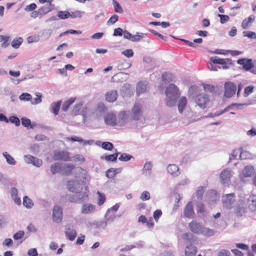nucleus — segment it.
I'll list each match as a JSON object with an SVG mask.
<instances>
[{
	"mask_svg": "<svg viewBox=\"0 0 256 256\" xmlns=\"http://www.w3.org/2000/svg\"><path fill=\"white\" fill-rule=\"evenodd\" d=\"M60 173L64 175L70 174L74 168V166L70 164H62Z\"/></svg>",
	"mask_w": 256,
	"mask_h": 256,
	"instance_id": "2eb2a0df",
	"label": "nucleus"
},
{
	"mask_svg": "<svg viewBox=\"0 0 256 256\" xmlns=\"http://www.w3.org/2000/svg\"><path fill=\"white\" fill-rule=\"evenodd\" d=\"M195 102L200 108H204L207 103L209 102V98L206 94H199L195 98Z\"/></svg>",
	"mask_w": 256,
	"mask_h": 256,
	"instance_id": "9b49d317",
	"label": "nucleus"
},
{
	"mask_svg": "<svg viewBox=\"0 0 256 256\" xmlns=\"http://www.w3.org/2000/svg\"><path fill=\"white\" fill-rule=\"evenodd\" d=\"M105 123L108 126H114L116 124V116L114 114H108L104 117Z\"/></svg>",
	"mask_w": 256,
	"mask_h": 256,
	"instance_id": "4468645a",
	"label": "nucleus"
},
{
	"mask_svg": "<svg viewBox=\"0 0 256 256\" xmlns=\"http://www.w3.org/2000/svg\"><path fill=\"white\" fill-rule=\"evenodd\" d=\"M248 203L252 211L256 212V196L251 195L248 200Z\"/></svg>",
	"mask_w": 256,
	"mask_h": 256,
	"instance_id": "4be33fe9",
	"label": "nucleus"
},
{
	"mask_svg": "<svg viewBox=\"0 0 256 256\" xmlns=\"http://www.w3.org/2000/svg\"><path fill=\"white\" fill-rule=\"evenodd\" d=\"M254 86L252 85L246 87L244 88V96L246 97L251 93H252L254 90Z\"/></svg>",
	"mask_w": 256,
	"mask_h": 256,
	"instance_id": "052dcab7",
	"label": "nucleus"
},
{
	"mask_svg": "<svg viewBox=\"0 0 256 256\" xmlns=\"http://www.w3.org/2000/svg\"><path fill=\"white\" fill-rule=\"evenodd\" d=\"M24 234L23 230H20L14 234L13 238L15 240H18L22 238Z\"/></svg>",
	"mask_w": 256,
	"mask_h": 256,
	"instance_id": "338daca9",
	"label": "nucleus"
},
{
	"mask_svg": "<svg viewBox=\"0 0 256 256\" xmlns=\"http://www.w3.org/2000/svg\"><path fill=\"white\" fill-rule=\"evenodd\" d=\"M244 105H247L246 104H232L230 106H228L226 107L223 110L221 111V114H223L225 112L228 110L232 106H236L238 108H241Z\"/></svg>",
	"mask_w": 256,
	"mask_h": 256,
	"instance_id": "09e8293b",
	"label": "nucleus"
},
{
	"mask_svg": "<svg viewBox=\"0 0 256 256\" xmlns=\"http://www.w3.org/2000/svg\"><path fill=\"white\" fill-rule=\"evenodd\" d=\"M124 31L120 28H118L114 30L113 36H122Z\"/></svg>",
	"mask_w": 256,
	"mask_h": 256,
	"instance_id": "774afa93",
	"label": "nucleus"
},
{
	"mask_svg": "<svg viewBox=\"0 0 256 256\" xmlns=\"http://www.w3.org/2000/svg\"><path fill=\"white\" fill-rule=\"evenodd\" d=\"M84 191H82V190L80 191H78L77 192H76V194L78 196V199H80V202L82 203L83 202L86 200H88V192H86L87 190V188L86 186Z\"/></svg>",
	"mask_w": 256,
	"mask_h": 256,
	"instance_id": "aec40b11",
	"label": "nucleus"
},
{
	"mask_svg": "<svg viewBox=\"0 0 256 256\" xmlns=\"http://www.w3.org/2000/svg\"><path fill=\"white\" fill-rule=\"evenodd\" d=\"M102 146L104 149L108 150H111L114 148L113 144L108 142H103Z\"/></svg>",
	"mask_w": 256,
	"mask_h": 256,
	"instance_id": "de8ad7c7",
	"label": "nucleus"
},
{
	"mask_svg": "<svg viewBox=\"0 0 256 256\" xmlns=\"http://www.w3.org/2000/svg\"><path fill=\"white\" fill-rule=\"evenodd\" d=\"M210 60L214 64H224V59L219 58L218 56H212L210 58Z\"/></svg>",
	"mask_w": 256,
	"mask_h": 256,
	"instance_id": "603ef678",
	"label": "nucleus"
},
{
	"mask_svg": "<svg viewBox=\"0 0 256 256\" xmlns=\"http://www.w3.org/2000/svg\"><path fill=\"white\" fill-rule=\"evenodd\" d=\"M118 20V16L116 14H114L106 22L107 25L112 24L116 23Z\"/></svg>",
	"mask_w": 256,
	"mask_h": 256,
	"instance_id": "4d7b16f0",
	"label": "nucleus"
},
{
	"mask_svg": "<svg viewBox=\"0 0 256 256\" xmlns=\"http://www.w3.org/2000/svg\"><path fill=\"white\" fill-rule=\"evenodd\" d=\"M2 155L6 158V162L10 165H15L16 162L14 159L7 152H4L2 153Z\"/></svg>",
	"mask_w": 256,
	"mask_h": 256,
	"instance_id": "c9c22d12",
	"label": "nucleus"
},
{
	"mask_svg": "<svg viewBox=\"0 0 256 256\" xmlns=\"http://www.w3.org/2000/svg\"><path fill=\"white\" fill-rule=\"evenodd\" d=\"M97 194L98 197V204L100 206L102 205L106 200L105 195L103 194L100 193V192H97Z\"/></svg>",
	"mask_w": 256,
	"mask_h": 256,
	"instance_id": "13d9d810",
	"label": "nucleus"
},
{
	"mask_svg": "<svg viewBox=\"0 0 256 256\" xmlns=\"http://www.w3.org/2000/svg\"><path fill=\"white\" fill-rule=\"evenodd\" d=\"M84 13V12L76 10L74 12H72L70 13V17L72 18H74L78 17L80 18Z\"/></svg>",
	"mask_w": 256,
	"mask_h": 256,
	"instance_id": "6e6d98bb",
	"label": "nucleus"
},
{
	"mask_svg": "<svg viewBox=\"0 0 256 256\" xmlns=\"http://www.w3.org/2000/svg\"><path fill=\"white\" fill-rule=\"evenodd\" d=\"M61 166V163L60 162H55L52 164L50 166L51 172L53 174H56L58 172L60 173Z\"/></svg>",
	"mask_w": 256,
	"mask_h": 256,
	"instance_id": "7c9ffc66",
	"label": "nucleus"
},
{
	"mask_svg": "<svg viewBox=\"0 0 256 256\" xmlns=\"http://www.w3.org/2000/svg\"><path fill=\"white\" fill-rule=\"evenodd\" d=\"M67 188L72 192H76L82 190V186L78 180L68 181L67 184Z\"/></svg>",
	"mask_w": 256,
	"mask_h": 256,
	"instance_id": "f8f14e48",
	"label": "nucleus"
},
{
	"mask_svg": "<svg viewBox=\"0 0 256 256\" xmlns=\"http://www.w3.org/2000/svg\"><path fill=\"white\" fill-rule=\"evenodd\" d=\"M188 104V100L185 96H182L180 98L178 102V108L180 114H182L185 110Z\"/></svg>",
	"mask_w": 256,
	"mask_h": 256,
	"instance_id": "dca6fc26",
	"label": "nucleus"
},
{
	"mask_svg": "<svg viewBox=\"0 0 256 256\" xmlns=\"http://www.w3.org/2000/svg\"><path fill=\"white\" fill-rule=\"evenodd\" d=\"M167 171L170 174L175 176L180 174L178 167L174 164H169L167 167Z\"/></svg>",
	"mask_w": 256,
	"mask_h": 256,
	"instance_id": "6ab92c4d",
	"label": "nucleus"
},
{
	"mask_svg": "<svg viewBox=\"0 0 256 256\" xmlns=\"http://www.w3.org/2000/svg\"><path fill=\"white\" fill-rule=\"evenodd\" d=\"M112 2L115 12L118 14H122L124 10L120 4L116 0H112Z\"/></svg>",
	"mask_w": 256,
	"mask_h": 256,
	"instance_id": "a19ab883",
	"label": "nucleus"
},
{
	"mask_svg": "<svg viewBox=\"0 0 256 256\" xmlns=\"http://www.w3.org/2000/svg\"><path fill=\"white\" fill-rule=\"evenodd\" d=\"M184 214L186 217L190 218L194 214L193 206L192 202H188L184 210Z\"/></svg>",
	"mask_w": 256,
	"mask_h": 256,
	"instance_id": "b1692460",
	"label": "nucleus"
},
{
	"mask_svg": "<svg viewBox=\"0 0 256 256\" xmlns=\"http://www.w3.org/2000/svg\"><path fill=\"white\" fill-rule=\"evenodd\" d=\"M52 4H48L42 6L38 9L40 12V16H42L44 14H46L52 10Z\"/></svg>",
	"mask_w": 256,
	"mask_h": 256,
	"instance_id": "cd10ccee",
	"label": "nucleus"
},
{
	"mask_svg": "<svg viewBox=\"0 0 256 256\" xmlns=\"http://www.w3.org/2000/svg\"><path fill=\"white\" fill-rule=\"evenodd\" d=\"M235 194L234 193L226 194L222 196L223 206L228 210L231 209L235 202Z\"/></svg>",
	"mask_w": 256,
	"mask_h": 256,
	"instance_id": "7ed1b4c3",
	"label": "nucleus"
},
{
	"mask_svg": "<svg viewBox=\"0 0 256 256\" xmlns=\"http://www.w3.org/2000/svg\"><path fill=\"white\" fill-rule=\"evenodd\" d=\"M142 106L139 103H136L134 106L132 112H130L132 118L134 120H138L142 115Z\"/></svg>",
	"mask_w": 256,
	"mask_h": 256,
	"instance_id": "423d86ee",
	"label": "nucleus"
},
{
	"mask_svg": "<svg viewBox=\"0 0 256 256\" xmlns=\"http://www.w3.org/2000/svg\"><path fill=\"white\" fill-rule=\"evenodd\" d=\"M19 98L22 101H30L32 96L28 93L24 92L20 96Z\"/></svg>",
	"mask_w": 256,
	"mask_h": 256,
	"instance_id": "49530a36",
	"label": "nucleus"
},
{
	"mask_svg": "<svg viewBox=\"0 0 256 256\" xmlns=\"http://www.w3.org/2000/svg\"><path fill=\"white\" fill-rule=\"evenodd\" d=\"M108 224L107 222L104 220H101L98 222L96 224V228L99 229L104 230L106 228Z\"/></svg>",
	"mask_w": 256,
	"mask_h": 256,
	"instance_id": "3c124183",
	"label": "nucleus"
},
{
	"mask_svg": "<svg viewBox=\"0 0 256 256\" xmlns=\"http://www.w3.org/2000/svg\"><path fill=\"white\" fill-rule=\"evenodd\" d=\"M12 124H14L16 126H18L20 124V119L16 116H11L8 120Z\"/></svg>",
	"mask_w": 256,
	"mask_h": 256,
	"instance_id": "5fc2aeb1",
	"label": "nucleus"
},
{
	"mask_svg": "<svg viewBox=\"0 0 256 256\" xmlns=\"http://www.w3.org/2000/svg\"><path fill=\"white\" fill-rule=\"evenodd\" d=\"M23 42V39L21 37L14 38L12 42V46L14 48H18L20 47Z\"/></svg>",
	"mask_w": 256,
	"mask_h": 256,
	"instance_id": "f704fd0d",
	"label": "nucleus"
},
{
	"mask_svg": "<svg viewBox=\"0 0 256 256\" xmlns=\"http://www.w3.org/2000/svg\"><path fill=\"white\" fill-rule=\"evenodd\" d=\"M204 192V188L202 186L198 187L196 192V195L198 198L202 199V198Z\"/></svg>",
	"mask_w": 256,
	"mask_h": 256,
	"instance_id": "69168bd1",
	"label": "nucleus"
},
{
	"mask_svg": "<svg viewBox=\"0 0 256 256\" xmlns=\"http://www.w3.org/2000/svg\"><path fill=\"white\" fill-rule=\"evenodd\" d=\"M76 98H72L65 101L62 107V110L66 112L69 108L70 106L74 102Z\"/></svg>",
	"mask_w": 256,
	"mask_h": 256,
	"instance_id": "c756f323",
	"label": "nucleus"
},
{
	"mask_svg": "<svg viewBox=\"0 0 256 256\" xmlns=\"http://www.w3.org/2000/svg\"><path fill=\"white\" fill-rule=\"evenodd\" d=\"M128 77V74L126 73L120 72L114 74L112 78V81L114 82H123L126 80Z\"/></svg>",
	"mask_w": 256,
	"mask_h": 256,
	"instance_id": "f3484780",
	"label": "nucleus"
},
{
	"mask_svg": "<svg viewBox=\"0 0 256 256\" xmlns=\"http://www.w3.org/2000/svg\"><path fill=\"white\" fill-rule=\"evenodd\" d=\"M52 158L54 160L67 162L69 160L70 154L69 152L65 150H55Z\"/></svg>",
	"mask_w": 256,
	"mask_h": 256,
	"instance_id": "20e7f679",
	"label": "nucleus"
},
{
	"mask_svg": "<svg viewBox=\"0 0 256 256\" xmlns=\"http://www.w3.org/2000/svg\"><path fill=\"white\" fill-rule=\"evenodd\" d=\"M152 164L150 162L145 163L142 169V172L145 176L150 175L152 171Z\"/></svg>",
	"mask_w": 256,
	"mask_h": 256,
	"instance_id": "c85d7f7f",
	"label": "nucleus"
},
{
	"mask_svg": "<svg viewBox=\"0 0 256 256\" xmlns=\"http://www.w3.org/2000/svg\"><path fill=\"white\" fill-rule=\"evenodd\" d=\"M36 98L31 99L30 102L32 104H37L42 102V95L40 93H36Z\"/></svg>",
	"mask_w": 256,
	"mask_h": 256,
	"instance_id": "79ce46f5",
	"label": "nucleus"
},
{
	"mask_svg": "<svg viewBox=\"0 0 256 256\" xmlns=\"http://www.w3.org/2000/svg\"><path fill=\"white\" fill-rule=\"evenodd\" d=\"M65 234L66 238L70 241H73L76 238L77 232L72 224L66 225L65 227Z\"/></svg>",
	"mask_w": 256,
	"mask_h": 256,
	"instance_id": "0eeeda50",
	"label": "nucleus"
},
{
	"mask_svg": "<svg viewBox=\"0 0 256 256\" xmlns=\"http://www.w3.org/2000/svg\"><path fill=\"white\" fill-rule=\"evenodd\" d=\"M118 92L116 90L108 92L106 95V99L108 102H114L116 100Z\"/></svg>",
	"mask_w": 256,
	"mask_h": 256,
	"instance_id": "5701e85b",
	"label": "nucleus"
},
{
	"mask_svg": "<svg viewBox=\"0 0 256 256\" xmlns=\"http://www.w3.org/2000/svg\"><path fill=\"white\" fill-rule=\"evenodd\" d=\"M254 172V168L252 166H245L242 171L244 177H250Z\"/></svg>",
	"mask_w": 256,
	"mask_h": 256,
	"instance_id": "a878e982",
	"label": "nucleus"
},
{
	"mask_svg": "<svg viewBox=\"0 0 256 256\" xmlns=\"http://www.w3.org/2000/svg\"><path fill=\"white\" fill-rule=\"evenodd\" d=\"M146 36V34L144 33H140L137 32L136 34L132 35V41L134 42H138L140 41V40L144 38Z\"/></svg>",
	"mask_w": 256,
	"mask_h": 256,
	"instance_id": "58836bf2",
	"label": "nucleus"
},
{
	"mask_svg": "<svg viewBox=\"0 0 256 256\" xmlns=\"http://www.w3.org/2000/svg\"><path fill=\"white\" fill-rule=\"evenodd\" d=\"M232 175V172L230 169L226 168L222 171L220 174V179L223 184H228L230 178Z\"/></svg>",
	"mask_w": 256,
	"mask_h": 256,
	"instance_id": "ddd939ff",
	"label": "nucleus"
},
{
	"mask_svg": "<svg viewBox=\"0 0 256 256\" xmlns=\"http://www.w3.org/2000/svg\"><path fill=\"white\" fill-rule=\"evenodd\" d=\"M52 32V30L51 29L44 30L42 33V36L44 40H48Z\"/></svg>",
	"mask_w": 256,
	"mask_h": 256,
	"instance_id": "8fccbe9b",
	"label": "nucleus"
},
{
	"mask_svg": "<svg viewBox=\"0 0 256 256\" xmlns=\"http://www.w3.org/2000/svg\"><path fill=\"white\" fill-rule=\"evenodd\" d=\"M130 119V111L121 112L118 114V123L120 126H122L128 122Z\"/></svg>",
	"mask_w": 256,
	"mask_h": 256,
	"instance_id": "1a4fd4ad",
	"label": "nucleus"
},
{
	"mask_svg": "<svg viewBox=\"0 0 256 256\" xmlns=\"http://www.w3.org/2000/svg\"><path fill=\"white\" fill-rule=\"evenodd\" d=\"M204 88L206 92H215V88L214 86L211 84H204Z\"/></svg>",
	"mask_w": 256,
	"mask_h": 256,
	"instance_id": "680f3d73",
	"label": "nucleus"
},
{
	"mask_svg": "<svg viewBox=\"0 0 256 256\" xmlns=\"http://www.w3.org/2000/svg\"><path fill=\"white\" fill-rule=\"evenodd\" d=\"M188 228L192 232L196 234H202L206 236H212L214 234L212 230L204 227L201 223L196 220L189 223Z\"/></svg>",
	"mask_w": 256,
	"mask_h": 256,
	"instance_id": "f03ea898",
	"label": "nucleus"
},
{
	"mask_svg": "<svg viewBox=\"0 0 256 256\" xmlns=\"http://www.w3.org/2000/svg\"><path fill=\"white\" fill-rule=\"evenodd\" d=\"M244 36H247L250 38H256V33L250 31H244L243 32Z\"/></svg>",
	"mask_w": 256,
	"mask_h": 256,
	"instance_id": "bf43d9fd",
	"label": "nucleus"
},
{
	"mask_svg": "<svg viewBox=\"0 0 256 256\" xmlns=\"http://www.w3.org/2000/svg\"><path fill=\"white\" fill-rule=\"evenodd\" d=\"M66 200L69 201L70 202L72 203H79L80 199H78V196H76V194H66Z\"/></svg>",
	"mask_w": 256,
	"mask_h": 256,
	"instance_id": "e433bc0d",
	"label": "nucleus"
},
{
	"mask_svg": "<svg viewBox=\"0 0 256 256\" xmlns=\"http://www.w3.org/2000/svg\"><path fill=\"white\" fill-rule=\"evenodd\" d=\"M254 67V64L252 62V59H246L243 65V68L246 71L251 70Z\"/></svg>",
	"mask_w": 256,
	"mask_h": 256,
	"instance_id": "4c0bfd02",
	"label": "nucleus"
},
{
	"mask_svg": "<svg viewBox=\"0 0 256 256\" xmlns=\"http://www.w3.org/2000/svg\"><path fill=\"white\" fill-rule=\"evenodd\" d=\"M22 125L27 128H34L36 126L34 124H31V121L29 118H22L21 119Z\"/></svg>",
	"mask_w": 256,
	"mask_h": 256,
	"instance_id": "2f4dec72",
	"label": "nucleus"
},
{
	"mask_svg": "<svg viewBox=\"0 0 256 256\" xmlns=\"http://www.w3.org/2000/svg\"><path fill=\"white\" fill-rule=\"evenodd\" d=\"M164 93L166 96V104L168 107L175 106L180 95V92L178 86L174 84H170L166 88Z\"/></svg>",
	"mask_w": 256,
	"mask_h": 256,
	"instance_id": "f257e3e1",
	"label": "nucleus"
},
{
	"mask_svg": "<svg viewBox=\"0 0 256 256\" xmlns=\"http://www.w3.org/2000/svg\"><path fill=\"white\" fill-rule=\"evenodd\" d=\"M70 12L67 11H58V12L57 16L61 20H65L70 17Z\"/></svg>",
	"mask_w": 256,
	"mask_h": 256,
	"instance_id": "ea45409f",
	"label": "nucleus"
},
{
	"mask_svg": "<svg viewBox=\"0 0 256 256\" xmlns=\"http://www.w3.org/2000/svg\"><path fill=\"white\" fill-rule=\"evenodd\" d=\"M106 108L104 105L100 104L96 110V114L98 116H102L105 112Z\"/></svg>",
	"mask_w": 256,
	"mask_h": 256,
	"instance_id": "c03bdc74",
	"label": "nucleus"
},
{
	"mask_svg": "<svg viewBox=\"0 0 256 256\" xmlns=\"http://www.w3.org/2000/svg\"><path fill=\"white\" fill-rule=\"evenodd\" d=\"M62 101L59 100L56 102H53L51 104L52 112L55 116L58 114L59 110L60 109Z\"/></svg>",
	"mask_w": 256,
	"mask_h": 256,
	"instance_id": "bb28decb",
	"label": "nucleus"
},
{
	"mask_svg": "<svg viewBox=\"0 0 256 256\" xmlns=\"http://www.w3.org/2000/svg\"><path fill=\"white\" fill-rule=\"evenodd\" d=\"M218 16L220 18V22L222 24L226 23L229 20V17L227 15L218 14Z\"/></svg>",
	"mask_w": 256,
	"mask_h": 256,
	"instance_id": "0e129e2a",
	"label": "nucleus"
},
{
	"mask_svg": "<svg viewBox=\"0 0 256 256\" xmlns=\"http://www.w3.org/2000/svg\"><path fill=\"white\" fill-rule=\"evenodd\" d=\"M132 156L126 153H123L119 157L118 160L122 162H127L130 160L132 158Z\"/></svg>",
	"mask_w": 256,
	"mask_h": 256,
	"instance_id": "a18cd8bd",
	"label": "nucleus"
},
{
	"mask_svg": "<svg viewBox=\"0 0 256 256\" xmlns=\"http://www.w3.org/2000/svg\"><path fill=\"white\" fill-rule=\"evenodd\" d=\"M236 86L232 82H226L224 84V96L228 98H231L236 90Z\"/></svg>",
	"mask_w": 256,
	"mask_h": 256,
	"instance_id": "39448f33",
	"label": "nucleus"
},
{
	"mask_svg": "<svg viewBox=\"0 0 256 256\" xmlns=\"http://www.w3.org/2000/svg\"><path fill=\"white\" fill-rule=\"evenodd\" d=\"M150 192L148 191H144L141 194L140 199L142 200H150Z\"/></svg>",
	"mask_w": 256,
	"mask_h": 256,
	"instance_id": "e2e57ef3",
	"label": "nucleus"
},
{
	"mask_svg": "<svg viewBox=\"0 0 256 256\" xmlns=\"http://www.w3.org/2000/svg\"><path fill=\"white\" fill-rule=\"evenodd\" d=\"M196 253V248L193 245L186 246L185 248V254L186 256H194Z\"/></svg>",
	"mask_w": 256,
	"mask_h": 256,
	"instance_id": "393cba45",
	"label": "nucleus"
},
{
	"mask_svg": "<svg viewBox=\"0 0 256 256\" xmlns=\"http://www.w3.org/2000/svg\"><path fill=\"white\" fill-rule=\"evenodd\" d=\"M95 210V206L91 204H84L82 208L81 212L82 214H88Z\"/></svg>",
	"mask_w": 256,
	"mask_h": 256,
	"instance_id": "a211bd4d",
	"label": "nucleus"
},
{
	"mask_svg": "<svg viewBox=\"0 0 256 256\" xmlns=\"http://www.w3.org/2000/svg\"><path fill=\"white\" fill-rule=\"evenodd\" d=\"M147 84L143 82H139L136 85V94L140 95L148 90Z\"/></svg>",
	"mask_w": 256,
	"mask_h": 256,
	"instance_id": "412c9836",
	"label": "nucleus"
},
{
	"mask_svg": "<svg viewBox=\"0 0 256 256\" xmlns=\"http://www.w3.org/2000/svg\"><path fill=\"white\" fill-rule=\"evenodd\" d=\"M116 216L114 214H110V213H108L106 212V214L104 216L105 220L107 222H112L114 219L116 218Z\"/></svg>",
	"mask_w": 256,
	"mask_h": 256,
	"instance_id": "864d4df0",
	"label": "nucleus"
},
{
	"mask_svg": "<svg viewBox=\"0 0 256 256\" xmlns=\"http://www.w3.org/2000/svg\"><path fill=\"white\" fill-rule=\"evenodd\" d=\"M40 37L38 34H34L33 36H29L27 38L28 42L32 44V42H36L40 40Z\"/></svg>",
	"mask_w": 256,
	"mask_h": 256,
	"instance_id": "37998d69",
	"label": "nucleus"
},
{
	"mask_svg": "<svg viewBox=\"0 0 256 256\" xmlns=\"http://www.w3.org/2000/svg\"><path fill=\"white\" fill-rule=\"evenodd\" d=\"M246 212V206L245 202L243 200H239L236 204L234 212L238 216H241L244 214Z\"/></svg>",
	"mask_w": 256,
	"mask_h": 256,
	"instance_id": "9d476101",
	"label": "nucleus"
},
{
	"mask_svg": "<svg viewBox=\"0 0 256 256\" xmlns=\"http://www.w3.org/2000/svg\"><path fill=\"white\" fill-rule=\"evenodd\" d=\"M62 209L59 206H55L53 208L52 218L53 220L56 222H60L62 219Z\"/></svg>",
	"mask_w": 256,
	"mask_h": 256,
	"instance_id": "6e6552de",
	"label": "nucleus"
},
{
	"mask_svg": "<svg viewBox=\"0 0 256 256\" xmlns=\"http://www.w3.org/2000/svg\"><path fill=\"white\" fill-rule=\"evenodd\" d=\"M23 204L27 208H31L34 206V203L29 197L24 196L23 198Z\"/></svg>",
	"mask_w": 256,
	"mask_h": 256,
	"instance_id": "473e14b6",
	"label": "nucleus"
},
{
	"mask_svg": "<svg viewBox=\"0 0 256 256\" xmlns=\"http://www.w3.org/2000/svg\"><path fill=\"white\" fill-rule=\"evenodd\" d=\"M118 154L119 152H118L106 156L104 158V156H102L100 158L102 160L104 158L108 162H115L117 160Z\"/></svg>",
	"mask_w": 256,
	"mask_h": 256,
	"instance_id": "72a5a7b5",
	"label": "nucleus"
}]
</instances>
